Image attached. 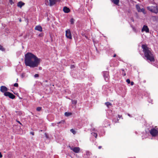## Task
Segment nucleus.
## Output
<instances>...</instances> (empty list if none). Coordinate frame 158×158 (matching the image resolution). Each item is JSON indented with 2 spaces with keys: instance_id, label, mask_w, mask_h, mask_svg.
<instances>
[{
  "instance_id": "a19ab883",
  "label": "nucleus",
  "mask_w": 158,
  "mask_h": 158,
  "mask_svg": "<svg viewBox=\"0 0 158 158\" xmlns=\"http://www.w3.org/2000/svg\"><path fill=\"white\" fill-rule=\"evenodd\" d=\"M74 67V66L73 65H72L71 66V68H73Z\"/></svg>"
},
{
  "instance_id": "49530a36",
  "label": "nucleus",
  "mask_w": 158,
  "mask_h": 158,
  "mask_svg": "<svg viewBox=\"0 0 158 158\" xmlns=\"http://www.w3.org/2000/svg\"><path fill=\"white\" fill-rule=\"evenodd\" d=\"M19 21H20V22H21V20L20 19V20H19Z\"/></svg>"
},
{
  "instance_id": "39448f33",
  "label": "nucleus",
  "mask_w": 158,
  "mask_h": 158,
  "mask_svg": "<svg viewBox=\"0 0 158 158\" xmlns=\"http://www.w3.org/2000/svg\"><path fill=\"white\" fill-rule=\"evenodd\" d=\"M4 95L10 98L14 99L15 98V96L13 94L9 92H6L4 93Z\"/></svg>"
},
{
  "instance_id": "20e7f679",
  "label": "nucleus",
  "mask_w": 158,
  "mask_h": 158,
  "mask_svg": "<svg viewBox=\"0 0 158 158\" xmlns=\"http://www.w3.org/2000/svg\"><path fill=\"white\" fill-rule=\"evenodd\" d=\"M150 133L152 136H156L158 134V131L155 128H152L150 131Z\"/></svg>"
},
{
  "instance_id": "6e6552de",
  "label": "nucleus",
  "mask_w": 158,
  "mask_h": 158,
  "mask_svg": "<svg viewBox=\"0 0 158 158\" xmlns=\"http://www.w3.org/2000/svg\"><path fill=\"white\" fill-rule=\"evenodd\" d=\"M141 31L142 32L145 31L146 33H148L149 32V29L147 26L144 25Z\"/></svg>"
},
{
  "instance_id": "4c0bfd02",
  "label": "nucleus",
  "mask_w": 158,
  "mask_h": 158,
  "mask_svg": "<svg viewBox=\"0 0 158 158\" xmlns=\"http://www.w3.org/2000/svg\"><path fill=\"white\" fill-rule=\"evenodd\" d=\"M17 121V122L18 123H19V124H20L22 125L21 123L20 122V121Z\"/></svg>"
},
{
  "instance_id": "58836bf2",
  "label": "nucleus",
  "mask_w": 158,
  "mask_h": 158,
  "mask_svg": "<svg viewBox=\"0 0 158 158\" xmlns=\"http://www.w3.org/2000/svg\"><path fill=\"white\" fill-rule=\"evenodd\" d=\"M102 148V147L101 146H99L98 147V148L99 149H100L101 148Z\"/></svg>"
},
{
  "instance_id": "f704fd0d",
  "label": "nucleus",
  "mask_w": 158,
  "mask_h": 158,
  "mask_svg": "<svg viewBox=\"0 0 158 158\" xmlns=\"http://www.w3.org/2000/svg\"><path fill=\"white\" fill-rule=\"evenodd\" d=\"M45 137H46V138H48V136L47 134L46 133H45Z\"/></svg>"
},
{
  "instance_id": "9d476101",
  "label": "nucleus",
  "mask_w": 158,
  "mask_h": 158,
  "mask_svg": "<svg viewBox=\"0 0 158 158\" xmlns=\"http://www.w3.org/2000/svg\"><path fill=\"white\" fill-rule=\"evenodd\" d=\"M8 90L7 88L4 86H2L0 87V91L2 93L7 92L6 91Z\"/></svg>"
},
{
  "instance_id": "cd10ccee",
  "label": "nucleus",
  "mask_w": 158,
  "mask_h": 158,
  "mask_svg": "<svg viewBox=\"0 0 158 158\" xmlns=\"http://www.w3.org/2000/svg\"><path fill=\"white\" fill-rule=\"evenodd\" d=\"M70 131L71 132L73 133V134H75V131L73 129H71L70 130Z\"/></svg>"
},
{
  "instance_id": "393cba45",
  "label": "nucleus",
  "mask_w": 158,
  "mask_h": 158,
  "mask_svg": "<svg viewBox=\"0 0 158 158\" xmlns=\"http://www.w3.org/2000/svg\"><path fill=\"white\" fill-rule=\"evenodd\" d=\"M13 1V0H9V2L11 5H12L14 3V2Z\"/></svg>"
},
{
  "instance_id": "f257e3e1",
  "label": "nucleus",
  "mask_w": 158,
  "mask_h": 158,
  "mask_svg": "<svg viewBox=\"0 0 158 158\" xmlns=\"http://www.w3.org/2000/svg\"><path fill=\"white\" fill-rule=\"evenodd\" d=\"M40 59L33 54L28 52L25 55V63L26 66L34 68L38 66Z\"/></svg>"
},
{
  "instance_id": "c9c22d12",
  "label": "nucleus",
  "mask_w": 158,
  "mask_h": 158,
  "mask_svg": "<svg viewBox=\"0 0 158 158\" xmlns=\"http://www.w3.org/2000/svg\"><path fill=\"white\" fill-rule=\"evenodd\" d=\"M30 133L33 135H34V132H30Z\"/></svg>"
},
{
  "instance_id": "2eb2a0df",
  "label": "nucleus",
  "mask_w": 158,
  "mask_h": 158,
  "mask_svg": "<svg viewBox=\"0 0 158 158\" xmlns=\"http://www.w3.org/2000/svg\"><path fill=\"white\" fill-rule=\"evenodd\" d=\"M91 154V153L88 151H86L85 152V155L88 158L89 157Z\"/></svg>"
},
{
  "instance_id": "ddd939ff",
  "label": "nucleus",
  "mask_w": 158,
  "mask_h": 158,
  "mask_svg": "<svg viewBox=\"0 0 158 158\" xmlns=\"http://www.w3.org/2000/svg\"><path fill=\"white\" fill-rule=\"evenodd\" d=\"M63 10L65 13H68L70 11L69 9L66 6L64 7Z\"/></svg>"
},
{
  "instance_id": "0eeeda50",
  "label": "nucleus",
  "mask_w": 158,
  "mask_h": 158,
  "mask_svg": "<svg viewBox=\"0 0 158 158\" xmlns=\"http://www.w3.org/2000/svg\"><path fill=\"white\" fill-rule=\"evenodd\" d=\"M103 77L106 81H107L109 80V73L107 71H104L103 73Z\"/></svg>"
},
{
  "instance_id": "aec40b11",
  "label": "nucleus",
  "mask_w": 158,
  "mask_h": 158,
  "mask_svg": "<svg viewBox=\"0 0 158 158\" xmlns=\"http://www.w3.org/2000/svg\"><path fill=\"white\" fill-rule=\"evenodd\" d=\"M0 50L3 51L5 50V48H3V46L0 45Z\"/></svg>"
},
{
  "instance_id": "7c9ffc66",
  "label": "nucleus",
  "mask_w": 158,
  "mask_h": 158,
  "mask_svg": "<svg viewBox=\"0 0 158 158\" xmlns=\"http://www.w3.org/2000/svg\"><path fill=\"white\" fill-rule=\"evenodd\" d=\"M132 29H133V31L134 32H137L136 30V29H135V27H132Z\"/></svg>"
},
{
  "instance_id": "72a5a7b5",
  "label": "nucleus",
  "mask_w": 158,
  "mask_h": 158,
  "mask_svg": "<svg viewBox=\"0 0 158 158\" xmlns=\"http://www.w3.org/2000/svg\"><path fill=\"white\" fill-rule=\"evenodd\" d=\"M130 83H131V85H133L134 84V83L133 81H132V82H131Z\"/></svg>"
},
{
  "instance_id": "dca6fc26",
  "label": "nucleus",
  "mask_w": 158,
  "mask_h": 158,
  "mask_svg": "<svg viewBox=\"0 0 158 158\" xmlns=\"http://www.w3.org/2000/svg\"><path fill=\"white\" fill-rule=\"evenodd\" d=\"M136 8L137 10V11L139 12L140 11V10H141V9H140V7L139 6V5H136Z\"/></svg>"
},
{
  "instance_id": "4468645a",
  "label": "nucleus",
  "mask_w": 158,
  "mask_h": 158,
  "mask_svg": "<svg viewBox=\"0 0 158 158\" xmlns=\"http://www.w3.org/2000/svg\"><path fill=\"white\" fill-rule=\"evenodd\" d=\"M35 29L40 32H41L42 31V27L40 26H36L35 28Z\"/></svg>"
},
{
  "instance_id": "412c9836",
  "label": "nucleus",
  "mask_w": 158,
  "mask_h": 158,
  "mask_svg": "<svg viewBox=\"0 0 158 158\" xmlns=\"http://www.w3.org/2000/svg\"><path fill=\"white\" fill-rule=\"evenodd\" d=\"M70 22L71 24H73L74 23V19L73 18L71 19L70 20Z\"/></svg>"
},
{
  "instance_id": "a211bd4d",
  "label": "nucleus",
  "mask_w": 158,
  "mask_h": 158,
  "mask_svg": "<svg viewBox=\"0 0 158 158\" xmlns=\"http://www.w3.org/2000/svg\"><path fill=\"white\" fill-rule=\"evenodd\" d=\"M72 114V113H71L66 112L64 113V115L66 116H69Z\"/></svg>"
},
{
  "instance_id": "c756f323",
  "label": "nucleus",
  "mask_w": 158,
  "mask_h": 158,
  "mask_svg": "<svg viewBox=\"0 0 158 158\" xmlns=\"http://www.w3.org/2000/svg\"><path fill=\"white\" fill-rule=\"evenodd\" d=\"M14 86L15 87H17L18 86V84L17 83H15L14 84Z\"/></svg>"
},
{
  "instance_id": "4be33fe9",
  "label": "nucleus",
  "mask_w": 158,
  "mask_h": 158,
  "mask_svg": "<svg viewBox=\"0 0 158 158\" xmlns=\"http://www.w3.org/2000/svg\"><path fill=\"white\" fill-rule=\"evenodd\" d=\"M72 103L73 104H76L77 103V101L76 100H72Z\"/></svg>"
},
{
  "instance_id": "9b49d317",
  "label": "nucleus",
  "mask_w": 158,
  "mask_h": 158,
  "mask_svg": "<svg viewBox=\"0 0 158 158\" xmlns=\"http://www.w3.org/2000/svg\"><path fill=\"white\" fill-rule=\"evenodd\" d=\"M49 5L51 6L56 4V0H49Z\"/></svg>"
},
{
  "instance_id": "7ed1b4c3",
  "label": "nucleus",
  "mask_w": 158,
  "mask_h": 158,
  "mask_svg": "<svg viewBox=\"0 0 158 158\" xmlns=\"http://www.w3.org/2000/svg\"><path fill=\"white\" fill-rule=\"evenodd\" d=\"M147 9L152 12L157 14L158 13V8L157 6H148Z\"/></svg>"
},
{
  "instance_id": "c03bdc74",
  "label": "nucleus",
  "mask_w": 158,
  "mask_h": 158,
  "mask_svg": "<svg viewBox=\"0 0 158 158\" xmlns=\"http://www.w3.org/2000/svg\"><path fill=\"white\" fill-rule=\"evenodd\" d=\"M116 56V55L115 54H114L113 56V57H114Z\"/></svg>"
},
{
  "instance_id": "b1692460",
  "label": "nucleus",
  "mask_w": 158,
  "mask_h": 158,
  "mask_svg": "<svg viewBox=\"0 0 158 158\" xmlns=\"http://www.w3.org/2000/svg\"><path fill=\"white\" fill-rule=\"evenodd\" d=\"M140 11L139 12H142L143 14H145V10L143 8H142L140 10Z\"/></svg>"
},
{
  "instance_id": "f3484780",
  "label": "nucleus",
  "mask_w": 158,
  "mask_h": 158,
  "mask_svg": "<svg viewBox=\"0 0 158 158\" xmlns=\"http://www.w3.org/2000/svg\"><path fill=\"white\" fill-rule=\"evenodd\" d=\"M105 104L106 106L108 107L109 108L110 107V106L112 105V104L111 103L107 102L105 103Z\"/></svg>"
},
{
  "instance_id": "e433bc0d",
  "label": "nucleus",
  "mask_w": 158,
  "mask_h": 158,
  "mask_svg": "<svg viewBox=\"0 0 158 158\" xmlns=\"http://www.w3.org/2000/svg\"><path fill=\"white\" fill-rule=\"evenodd\" d=\"M2 154L1 152H0V158H2Z\"/></svg>"
},
{
  "instance_id": "473e14b6",
  "label": "nucleus",
  "mask_w": 158,
  "mask_h": 158,
  "mask_svg": "<svg viewBox=\"0 0 158 158\" xmlns=\"http://www.w3.org/2000/svg\"><path fill=\"white\" fill-rule=\"evenodd\" d=\"M131 19L132 22H134V20L133 18H131Z\"/></svg>"
},
{
  "instance_id": "a18cd8bd",
  "label": "nucleus",
  "mask_w": 158,
  "mask_h": 158,
  "mask_svg": "<svg viewBox=\"0 0 158 158\" xmlns=\"http://www.w3.org/2000/svg\"><path fill=\"white\" fill-rule=\"evenodd\" d=\"M113 121H115V122H117V121H114V120H113Z\"/></svg>"
},
{
  "instance_id": "2f4dec72",
  "label": "nucleus",
  "mask_w": 158,
  "mask_h": 158,
  "mask_svg": "<svg viewBox=\"0 0 158 158\" xmlns=\"http://www.w3.org/2000/svg\"><path fill=\"white\" fill-rule=\"evenodd\" d=\"M39 75L38 74H36L34 75V77H39Z\"/></svg>"
},
{
  "instance_id": "a878e982",
  "label": "nucleus",
  "mask_w": 158,
  "mask_h": 158,
  "mask_svg": "<svg viewBox=\"0 0 158 158\" xmlns=\"http://www.w3.org/2000/svg\"><path fill=\"white\" fill-rule=\"evenodd\" d=\"M64 123V120H62L59 122L57 123V124H59L60 123Z\"/></svg>"
},
{
  "instance_id": "37998d69",
  "label": "nucleus",
  "mask_w": 158,
  "mask_h": 158,
  "mask_svg": "<svg viewBox=\"0 0 158 158\" xmlns=\"http://www.w3.org/2000/svg\"><path fill=\"white\" fill-rule=\"evenodd\" d=\"M118 117L119 118H120L122 116L120 115H118Z\"/></svg>"
},
{
  "instance_id": "f03ea898",
  "label": "nucleus",
  "mask_w": 158,
  "mask_h": 158,
  "mask_svg": "<svg viewBox=\"0 0 158 158\" xmlns=\"http://www.w3.org/2000/svg\"><path fill=\"white\" fill-rule=\"evenodd\" d=\"M142 48L143 49L144 56L147 60H149L151 62H154L155 61L154 57L152 53L151 49L149 48L146 44H143Z\"/></svg>"
},
{
  "instance_id": "79ce46f5",
  "label": "nucleus",
  "mask_w": 158,
  "mask_h": 158,
  "mask_svg": "<svg viewBox=\"0 0 158 158\" xmlns=\"http://www.w3.org/2000/svg\"><path fill=\"white\" fill-rule=\"evenodd\" d=\"M127 115H128L129 116V117H131V115H130V114H127Z\"/></svg>"
},
{
  "instance_id": "423d86ee",
  "label": "nucleus",
  "mask_w": 158,
  "mask_h": 158,
  "mask_svg": "<svg viewBox=\"0 0 158 158\" xmlns=\"http://www.w3.org/2000/svg\"><path fill=\"white\" fill-rule=\"evenodd\" d=\"M65 32L66 37L69 39H72V36L70 30L68 29Z\"/></svg>"
},
{
  "instance_id": "f8f14e48",
  "label": "nucleus",
  "mask_w": 158,
  "mask_h": 158,
  "mask_svg": "<svg viewBox=\"0 0 158 158\" xmlns=\"http://www.w3.org/2000/svg\"><path fill=\"white\" fill-rule=\"evenodd\" d=\"M24 5L25 3L23 2L22 1H20L18 3L17 6L18 7H20V8H21L22 7L24 6Z\"/></svg>"
},
{
  "instance_id": "ea45409f",
  "label": "nucleus",
  "mask_w": 158,
  "mask_h": 158,
  "mask_svg": "<svg viewBox=\"0 0 158 158\" xmlns=\"http://www.w3.org/2000/svg\"><path fill=\"white\" fill-rule=\"evenodd\" d=\"M52 125L53 126H54L55 125V124L53 123H52Z\"/></svg>"
},
{
  "instance_id": "5701e85b",
  "label": "nucleus",
  "mask_w": 158,
  "mask_h": 158,
  "mask_svg": "<svg viewBox=\"0 0 158 158\" xmlns=\"http://www.w3.org/2000/svg\"><path fill=\"white\" fill-rule=\"evenodd\" d=\"M41 108H42L40 107H37L36 108V110L37 111H39L41 110Z\"/></svg>"
},
{
  "instance_id": "6ab92c4d",
  "label": "nucleus",
  "mask_w": 158,
  "mask_h": 158,
  "mask_svg": "<svg viewBox=\"0 0 158 158\" xmlns=\"http://www.w3.org/2000/svg\"><path fill=\"white\" fill-rule=\"evenodd\" d=\"M91 134L93 136H94L95 138H97V137L98 136V134L97 133L95 132H92Z\"/></svg>"
},
{
  "instance_id": "1a4fd4ad",
  "label": "nucleus",
  "mask_w": 158,
  "mask_h": 158,
  "mask_svg": "<svg viewBox=\"0 0 158 158\" xmlns=\"http://www.w3.org/2000/svg\"><path fill=\"white\" fill-rule=\"evenodd\" d=\"M70 149L76 153H78L79 152L80 148L78 147H75L74 148H71Z\"/></svg>"
},
{
  "instance_id": "c85d7f7f",
  "label": "nucleus",
  "mask_w": 158,
  "mask_h": 158,
  "mask_svg": "<svg viewBox=\"0 0 158 158\" xmlns=\"http://www.w3.org/2000/svg\"><path fill=\"white\" fill-rule=\"evenodd\" d=\"M126 82H127L128 84H130L131 82L130 81L129 79H127L126 80Z\"/></svg>"
},
{
  "instance_id": "bb28decb",
  "label": "nucleus",
  "mask_w": 158,
  "mask_h": 158,
  "mask_svg": "<svg viewBox=\"0 0 158 158\" xmlns=\"http://www.w3.org/2000/svg\"><path fill=\"white\" fill-rule=\"evenodd\" d=\"M122 71H123L122 74L123 76H125L126 75V73L124 71V70L123 69H122Z\"/></svg>"
}]
</instances>
